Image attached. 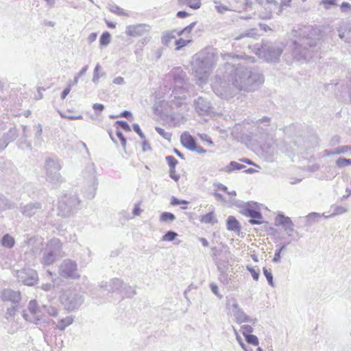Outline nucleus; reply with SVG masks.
Returning a JSON list of instances; mask_svg holds the SVG:
<instances>
[{
	"label": "nucleus",
	"instance_id": "393cba45",
	"mask_svg": "<svg viewBox=\"0 0 351 351\" xmlns=\"http://www.w3.org/2000/svg\"><path fill=\"white\" fill-rule=\"evenodd\" d=\"M227 229L229 231L239 232L241 226L239 221L233 216H229L226 220Z\"/></svg>",
	"mask_w": 351,
	"mask_h": 351
},
{
	"label": "nucleus",
	"instance_id": "3c124183",
	"mask_svg": "<svg viewBox=\"0 0 351 351\" xmlns=\"http://www.w3.org/2000/svg\"><path fill=\"white\" fill-rule=\"evenodd\" d=\"M165 160L169 167V169L176 168L178 165V160L173 156H167Z\"/></svg>",
	"mask_w": 351,
	"mask_h": 351
},
{
	"label": "nucleus",
	"instance_id": "39448f33",
	"mask_svg": "<svg viewBox=\"0 0 351 351\" xmlns=\"http://www.w3.org/2000/svg\"><path fill=\"white\" fill-rule=\"evenodd\" d=\"M259 55L268 62H277L283 51L282 47L276 43L264 41L258 48Z\"/></svg>",
	"mask_w": 351,
	"mask_h": 351
},
{
	"label": "nucleus",
	"instance_id": "a878e982",
	"mask_svg": "<svg viewBox=\"0 0 351 351\" xmlns=\"http://www.w3.org/2000/svg\"><path fill=\"white\" fill-rule=\"evenodd\" d=\"M271 119L269 117H263L256 121L258 128L260 130V133L264 134L267 131V128L270 125Z\"/></svg>",
	"mask_w": 351,
	"mask_h": 351
},
{
	"label": "nucleus",
	"instance_id": "c85d7f7f",
	"mask_svg": "<svg viewBox=\"0 0 351 351\" xmlns=\"http://www.w3.org/2000/svg\"><path fill=\"white\" fill-rule=\"evenodd\" d=\"M1 244L7 248H12L15 244L14 239L9 234H5L1 239Z\"/></svg>",
	"mask_w": 351,
	"mask_h": 351
},
{
	"label": "nucleus",
	"instance_id": "5701e85b",
	"mask_svg": "<svg viewBox=\"0 0 351 351\" xmlns=\"http://www.w3.org/2000/svg\"><path fill=\"white\" fill-rule=\"evenodd\" d=\"M15 204L11 202L5 195L0 193V218L3 217L2 213L6 210L14 208Z\"/></svg>",
	"mask_w": 351,
	"mask_h": 351
},
{
	"label": "nucleus",
	"instance_id": "6e6552de",
	"mask_svg": "<svg viewBox=\"0 0 351 351\" xmlns=\"http://www.w3.org/2000/svg\"><path fill=\"white\" fill-rule=\"evenodd\" d=\"M80 200L76 195H65L59 201L58 209L63 217L69 216L80 205Z\"/></svg>",
	"mask_w": 351,
	"mask_h": 351
},
{
	"label": "nucleus",
	"instance_id": "f257e3e1",
	"mask_svg": "<svg viewBox=\"0 0 351 351\" xmlns=\"http://www.w3.org/2000/svg\"><path fill=\"white\" fill-rule=\"evenodd\" d=\"M289 36V48L293 58L300 61L308 60L319 49L320 30L311 25H300L293 28Z\"/></svg>",
	"mask_w": 351,
	"mask_h": 351
},
{
	"label": "nucleus",
	"instance_id": "8fccbe9b",
	"mask_svg": "<svg viewBox=\"0 0 351 351\" xmlns=\"http://www.w3.org/2000/svg\"><path fill=\"white\" fill-rule=\"evenodd\" d=\"M247 269L250 272L253 279L256 281L258 280L259 275H260V271L258 269H255L254 267L252 266H247Z\"/></svg>",
	"mask_w": 351,
	"mask_h": 351
},
{
	"label": "nucleus",
	"instance_id": "9b49d317",
	"mask_svg": "<svg viewBox=\"0 0 351 351\" xmlns=\"http://www.w3.org/2000/svg\"><path fill=\"white\" fill-rule=\"evenodd\" d=\"M227 308L231 310V313L233 314L237 323L249 322L255 324L257 322L256 318L252 319L247 315L243 310L239 307V304L234 299L228 300L227 302Z\"/></svg>",
	"mask_w": 351,
	"mask_h": 351
},
{
	"label": "nucleus",
	"instance_id": "f8f14e48",
	"mask_svg": "<svg viewBox=\"0 0 351 351\" xmlns=\"http://www.w3.org/2000/svg\"><path fill=\"white\" fill-rule=\"evenodd\" d=\"M16 277L19 282L27 286L34 285L38 280L36 271L29 268L17 271Z\"/></svg>",
	"mask_w": 351,
	"mask_h": 351
},
{
	"label": "nucleus",
	"instance_id": "680f3d73",
	"mask_svg": "<svg viewBox=\"0 0 351 351\" xmlns=\"http://www.w3.org/2000/svg\"><path fill=\"white\" fill-rule=\"evenodd\" d=\"M99 69H100V65L99 64H97L94 69L93 77V82L95 84L98 82L99 79Z\"/></svg>",
	"mask_w": 351,
	"mask_h": 351
},
{
	"label": "nucleus",
	"instance_id": "f704fd0d",
	"mask_svg": "<svg viewBox=\"0 0 351 351\" xmlns=\"http://www.w3.org/2000/svg\"><path fill=\"white\" fill-rule=\"evenodd\" d=\"M43 313H47L51 317H57L58 315V309L51 306H46L43 305Z\"/></svg>",
	"mask_w": 351,
	"mask_h": 351
},
{
	"label": "nucleus",
	"instance_id": "49530a36",
	"mask_svg": "<svg viewBox=\"0 0 351 351\" xmlns=\"http://www.w3.org/2000/svg\"><path fill=\"white\" fill-rule=\"evenodd\" d=\"M336 165L339 168H343L351 165V159L346 158H339L336 160Z\"/></svg>",
	"mask_w": 351,
	"mask_h": 351
},
{
	"label": "nucleus",
	"instance_id": "7ed1b4c3",
	"mask_svg": "<svg viewBox=\"0 0 351 351\" xmlns=\"http://www.w3.org/2000/svg\"><path fill=\"white\" fill-rule=\"evenodd\" d=\"M217 60V53L213 49H208L195 55L192 62V70L199 84L207 82Z\"/></svg>",
	"mask_w": 351,
	"mask_h": 351
},
{
	"label": "nucleus",
	"instance_id": "0eeeda50",
	"mask_svg": "<svg viewBox=\"0 0 351 351\" xmlns=\"http://www.w3.org/2000/svg\"><path fill=\"white\" fill-rule=\"evenodd\" d=\"M60 300L68 311H73L82 304L84 299L76 290H65L60 297Z\"/></svg>",
	"mask_w": 351,
	"mask_h": 351
},
{
	"label": "nucleus",
	"instance_id": "1a4fd4ad",
	"mask_svg": "<svg viewBox=\"0 0 351 351\" xmlns=\"http://www.w3.org/2000/svg\"><path fill=\"white\" fill-rule=\"evenodd\" d=\"M58 274L65 279H78L80 275L78 272L77 264L71 259H65L58 267Z\"/></svg>",
	"mask_w": 351,
	"mask_h": 351
},
{
	"label": "nucleus",
	"instance_id": "c756f323",
	"mask_svg": "<svg viewBox=\"0 0 351 351\" xmlns=\"http://www.w3.org/2000/svg\"><path fill=\"white\" fill-rule=\"evenodd\" d=\"M246 167L244 165L240 164L235 161H231L226 167H224L222 170L230 173L234 170H241Z\"/></svg>",
	"mask_w": 351,
	"mask_h": 351
},
{
	"label": "nucleus",
	"instance_id": "a18cd8bd",
	"mask_svg": "<svg viewBox=\"0 0 351 351\" xmlns=\"http://www.w3.org/2000/svg\"><path fill=\"white\" fill-rule=\"evenodd\" d=\"M156 131L160 134L161 136H162L165 139L167 140L169 142L171 141V133L165 132V130L160 127L156 126L155 128Z\"/></svg>",
	"mask_w": 351,
	"mask_h": 351
},
{
	"label": "nucleus",
	"instance_id": "37998d69",
	"mask_svg": "<svg viewBox=\"0 0 351 351\" xmlns=\"http://www.w3.org/2000/svg\"><path fill=\"white\" fill-rule=\"evenodd\" d=\"M178 237V234L173 231H167L162 237V240L164 241H172Z\"/></svg>",
	"mask_w": 351,
	"mask_h": 351
},
{
	"label": "nucleus",
	"instance_id": "473e14b6",
	"mask_svg": "<svg viewBox=\"0 0 351 351\" xmlns=\"http://www.w3.org/2000/svg\"><path fill=\"white\" fill-rule=\"evenodd\" d=\"M176 71H178V73L177 74H173V81L177 84L182 85L184 81V77H186V73L183 72L182 70H180V68H177Z\"/></svg>",
	"mask_w": 351,
	"mask_h": 351
},
{
	"label": "nucleus",
	"instance_id": "f03ea898",
	"mask_svg": "<svg viewBox=\"0 0 351 351\" xmlns=\"http://www.w3.org/2000/svg\"><path fill=\"white\" fill-rule=\"evenodd\" d=\"M235 59H238V56H232L231 62L223 63V81L232 82V85L241 91H255L264 82L263 75L254 68L237 66L233 62Z\"/></svg>",
	"mask_w": 351,
	"mask_h": 351
},
{
	"label": "nucleus",
	"instance_id": "f3484780",
	"mask_svg": "<svg viewBox=\"0 0 351 351\" xmlns=\"http://www.w3.org/2000/svg\"><path fill=\"white\" fill-rule=\"evenodd\" d=\"M42 210V205L39 202H30L21 206V213L25 217H31Z\"/></svg>",
	"mask_w": 351,
	"mask_h": 351
},
{
	"label": "nucleus",
	"instance_id": "c9c22d12",
	"mask_svg": "<svg viewBox=\"0 0 351 351\" xmlns=\"http://www.w3.org/2000/svg\"><path fill=\"white\" fill-rule=\"evenodd\" d=\"M200 221L205 223H214L217 222V220L214 217L213 212H209L208 213L202 215Z\"/></svg>",
	"mask_w": 351,
	"mask_h": 351
},
{
	"label": "nucleus",
	"instance_id": "e433bc0d",
	"mask_svg": "<svg viewBox=\"0 0 351 351\" xmlns=\"http://www.w3.org/2000/svg\"><path fill=\"white\" fill-rule=\"evenodd\" d=\"M3 136L5 137L10 143L14 141L18 136L16 129L15 128H10Z\"/></svg>",
	"mask_w": 351,
	"mask_h": 351
},
{
	"label": "nucleus",
	"instance_id": "aec40b11",
	"mask_svg": "<svg viewBox=\"0 0 351 351\" xmlns=\"http://www.w3.org/2000/svg\"><path fill=\"white\" fill-rule=\"evenodd\" d=\"M243 214L250 218H263L260 209L257 207L256 203L246 204L243 209Z\"/></svg>",
	"mask_w": 351,
	"mask_h": 351
},
{
	"label": "nucleus",
	"instance_id": "052dcab7",
	"mask_svg": "<svg viewBox=\"0 0 351 351\" xmlns=\"http://www.w3.org/2000/svg\"><path fill=\"white\" fill-rule=\"evenodd\" d=\"M189 202L186 200H180L176 197H172L171 204L173 206H178L180 204H188Z\"/></svg>",
	"mask_w": 351,
	"mask_h": 351
},
{
	"label": "nucleus",
	"instance_id": "0e129e2a",
	"mask_svg": "<svg viewBox=\"0 0 351 351\" xmlns=\"http://www.w3.org/2000/svg\"><path fill=\"white\" fill-rule=\"evenodd\" d=\"M347 209L342 206H336L332 215H341L345 213Z\"/></svg>",
	"mask_w": 351,
	"mask_h": 351
},
{
	"label": "nucleus",
	"instance_id": "2f4dec72",
	"mask_svg": "<svg viewBox=\"0 0 351 351\" xmlns=\"http://www.w3.org/2000/svg\"><path fill=\"white\" fill-rule=\"evenodd\" d=\"M73 322V319L71 316H68L65 318L60 319L57 324V328L60 330H64L66 326L72 324Z\"/></svg>",
	"mask_w": 351,
	"mask_h": 351
},
{
	"label": "nucleus",
	"instance_id": "72a5a7b5",
	"mask_svg": "<svg viewBox=\"0 0 351 351\" xmlns=\"http://www.w3.org/2000/svg\"><path fill=\"white\" fill-rule=\"evenodd\" d=\"M257 35L256 29H251L246 30L245 32L239 34L235 38L236 40H239L245 38H252Z\"/></svg>",
	"mask_w": 351,
	"mask_h": 351
},
{
	"label": "nucleus",
	"instance_id": "2eb2a0df",
	"mask_svg": "<svg viewBox=\"0 0 351 351\" xmlns=\"http://www.w3.org/2000/svg\"><path fill=\"white\" fill-rule=\"evenodd\" d=\"M275 225L282 226L288 236H291L293 232L294 224L291 218L282 214L278 215L275 218Z\"/></svg>",
	"mask_w": 351,
	"mask_h": 351
},
{
	"label": "nucleus",
	"instance_id": "69168bd1",
	"mask_svg": "<svg viewBox=\"0 0 351 351\" xmlns=\"http://www.w3.org/2000/svg\"><path fill=\"white\" fill-rule=\"evenodd\" d=\"M169 176L176 182L178 181L180 179V176L176 173V168L169 169Z\"/></svg>",
	"mask_w": 351,
	"mask_h": 351
},
{
	"label": "nucleus",
	"instance_id": "de8ad7c7",
	"mask_svg": "<svg viewBox=\"0 0 351 351\" xmlns=\"http://www.w3.org/2000/svg\"><path fill=\"white\" fill-rule=\"evenodd\" d=\"M245 341L248 344H251V345H253L255 346H258L259 343L258 337L256 335H252V334L249 335H245Z\"/></svg>",
	"mask_w": 351,
	"mask_h": 351
},
{
	"label": "nucleus",
	"instance_id": "bb28decb",
	"mask_svg": "<svg viewBox=\"0 0 351 351\" xmlns=\"http://www.w3.org/2000/svg\"><path fill=\"white\" fill-rule=\"evenodd\" d=\"M221 191L226 192L230 196L228 200H226L221 195V202H224L228 206L233 205L235 201L234 197L237 195L236 191H228L227 186L223 185L222 184H221Z\"/></svg>",
	"mask_w": 351,
	"mask_h": 351
},
{
	"label": "nucleus",
	"instance_id": "4d7b16f0",
	"mask_svg": "<svg viewBox=\"0 0 351 351\" xmlns=\"http://www.w3.org/2000/svg\"><path fill=\"white\" fill-rule=\"evenodd\" d=\"M188 6L194 10H197L201 6L200 0H189Z\"/></svg>",
	"mask_w": 351,
	"mask_h": 351
},
{
	"label": "nucleus",
	"instance_id": "4468645a",
	"mask_svg": "<svg viewBox=\"0 0 351 351\" xmlns=\"http://www.w3.org/2000/svg\"><path fill=\"white\" fill-rule=\"evenodd\" d=\"M150 30V26L144 24L130 25L126 27L125 34L128 36L138 37L144 35Z\"/></svg>",
	"mask_w": 351,
	"mask_h": 351
},
{
	"label": "nucleus",
	"instance_id": "338daca9",
	"mask_svg": "<svg viewBox=\"0 0 351 351\" xmlns=\"http://www.w3.org/2000/svg\"><path fill=\"white\" fill-rule=\"evenodd\" d=\"M319 217V215L317 213H311L306 216L308 221H315Z\"/></svg>",
	"mask_w": 351,
	"mask_h": 351
},
{
	"label": "nucleus",
	"instance_id": "6ab92c4d",
	"mask_svg": "<svg viewBox=\"0 0 351 351\" xmlns=\"http://www.w3.org/2000/svg\"><path fill=\"white\" fill-rule=\"evenodd\" d=\"M28 310L29 311L36 317L34 319V323L35 324H39L43 322V317L39 315L43 313L42 306H38L37 304V301L36 300H32L29 301L28 304Z\"/></svg>",
	"mask_w": 351,
	"mask_h": 351
},
{
	"label": "nucleus",
	"instance_id": "4be33fe9",
	"mask_svg": "<svg viewBox=\"0 0 351 351\" xmlns=\"http://www.w3.org/2000/svg\"><path fill=\"white\" fill-rule=\"evenodd\" d=\"M180 142L183 147L190 151L196 145L195 139L188 132H184L181 134Z\"/></svg>",
	"mask_w": 351,
	"mask_h": 351
},
{
	"label": "nucleus",
	"instance_id": "423d86ee",
	"mask_svg": "<svg viewBox=\"0 0 351 351\" xmlns=\"http://www.w3.org/2000/svg\"><path fill=\"white\" fill-rule=\"evenodd\" d=\"M62 166L60 161L56 158H49L45 160L44 171L46 180L52 184H58L62 182L60 173Z\"/></svg>",
	"mask_w": 351,
	"mask_h": 351
},
{
	"label": "nucleus",
	"instance_id": "bf43d9fd",
	"mask_svg": "<svg viewBox=\"0 0 351 351\" xmlns=\"http://www.w3.org/2000/svg\"><path fill=\"white\" fill-rule=\"evenodd\" d=\"M132 128L134 131L138 134V136L142 140L145 138V136L144 133L141 131L140 126L138 123H134L132 125Z\"/></svg>",
	"mask_w": 351,
	"mask_h": 351
},
{
	"label": "nucleus",
	"instance_id": "ea45409f",
	"mask_svg": "<svg viewBox=\"0 0 351 351\" xmlns=\"http://www.w3.org/2000/svg\"><path fill=\"white\" fill-rule=\"evenodd\" d=\"M122 289L123 294L128 298H132L136 294V291L130 286H128L124 283Z\"/></svg>",
	"mask_w": 351,
	"mask_h": 351
},
{
	"label": "nucleus",
	"instance_id": "79ce46f5",
	"mask_svg": "<svg viewBox=\"0 0 351 351\" xmlns=\"http://www.w3.org/2000/svg\"><path fill=\"white\" fill-rule=\"evenodd\" d=\"M350 150H351L350 145L339 146L332 149V154L337 155V154H346V152H348Z\"/></svg>",
	"mask_w": 351,
	"mask_h": 351
},
{
	"label": "nucleus",
	"instance_id": "5fc2aeb1",
	"mask_svg": "<svg viewBox=\"0 0 351 351\" xmlns=\"http://www.w3.org/2000/svg\"><path fill=\"white\" fill-rule=\"evenodd\" d=\"M253 331V328L250 325H243L241 327V332H242L244 337L245 335H251Z\"/></svg>",
	"mask_w": 351,
	"mask_h": 351
},
{
	"label": "nucleus",
	"instance_id": "b1692460",
	"mask_svg": "<svg viewBox=\"0 0 351 351\" xmlns=\"http://www.w3.org/2000/svg\"><path fill=\"white\" fill-rule=\"evenodd\" d=\"M195 108L199 114H203L208 110L210 106L205 99L202 97H198L195 101Z\"/></svg>",
	"mask_w": 351,
	"mask_h": 351
},
{
	"label": "nucleus",
	"instance_id": "13d9d810",
	"mask_svg": "<svg viewBox=\"0 0 351 351\" xmlns=\"http://www.w3.org/2000/svg\"><path fill=\"white\" fill-rule=\"evenodd\" d=\"M322 3L326 9H329L332 6L337 5V0H322Z\"/></svg>",
	"mask_w": 351,
	"mask_h": 351
},
{
	"label": "nucleus",
	"instance_id": "603ef678",
	"mask_svg": "<svg viewBox=\"0 0 351 351\" xmlns=\"http://www.w3.org/2000/svg\"><path fill=\"white\" fill-rule=\"evenodd\" d=\"M339 38L348 43H351V27L348 31L339 34Z\"/></svg>",
	"mask_w": 351,
	"mask_h": 351
},
{
	"label": "nucleus",
	"instance_id": "58836bf2",
	"mask_svg": "<svg viewBox=\"0 0 351 351\" xmlns=\"http://www.w3.org/2000/svg\"><path fill=\"white\" fill-rule=\"evenodd\" d=\"M19 306L20 304H12L10 307L6 309L5 317L7 319L10 317H14Z\"/></svg>",
	"mask_w": 351,
	"mask_h": 351
},
{
	"label": "nucleus",
	"instance_id": "774afa93",
	"mask_svg": "<svg viewBox=\"0 0 351 351\" xmlns=\"http://www.w3.org/2000/svg\"><path fill=\"white\" fill-rule=\"evenodd\" d=\"M280 258H281V252H280V250L276 249L275 254H274V256L272 259V261L275 263H278L280 262Z\"/></svg>",
	"mask_w": 351,
	"mask_h": 351
},
{
	"label": "nucleus",
	"instance_id": "412c9836",
	"mask_svg": "<svg viewBox=\"0 0 351 351\" xmlns=\"http://www.w3.org/2000/svg\"><path fill=\"white\" fill-rule=\"evenodd\" d=\"M45 276L46 278L51 281V282L43 283L41 285L40 288L45 291L52 290L55 287L56 285H58V282L61 281L58 276L49 270L47 271Z\"/></svg>",
	"mask_w": 351,
	"mask_h": 351
},
{
	"label": "nucleus",
	"instance_id": "a211bd4d",
	"mask_svg": "<svg viewBox=\"0 0 351 351\" xmlns=\"http://www.w3.org/2000/svg\"><path fill=\"white\" fill-rule=\"evenodd\" d=\"M124 282L119 278H113L109 282L102 281L100 284V287L107 291L108 292L119 291L123 287Z\"/></svg>",
	"mask_w": 351,
	"mask_h": 351
},
{
	"label": "nucleus",
	"instance_id": "6e6d98bb",
	"mask_svg": "<svg viewBox=\"0 0 351 351\" xmlns=\"http://www.w3.org/2000/svg\"><path fill=\"white\" fill-rule=\"evenodd\" d=\"M190 42H191L190 40H185L183 38H180L178 40H176L175 42L176 45V49L180 50L181 48L186 46Z\"/></svg>",
	"mask_w": 351,
	"mask_h": 351
},
{
	"label": "nucleus",
	"instance_id": "9d476101",
	"mask_svg": "<svg viewBox=\"0 0 351 351\" xmlns=\"http://www.w3.org/2000/svg\"><path fill=\"white\" fill-rule=\"evenodd\" d=\"M82 177L85 184L87 185L90 193L88 197L91 199L94 197L92 192H95L98 184L97 179L96 177L95 167L93 163H88L85 169L82 171Z\"/></svg>",
	"mask_w": 351,
	"mask_h": 351
},
{
	"label": "nucleus",
	"instance_id": "7c9ffc66",
	"mask_svg": "<svg viewBox=\"0 0 351 351\" xmlns=\"http://www.w3.org/2000/svg\"><path fill=\"white\" fill-rule=\"evenodd\" d=\"M108 9L111 12L114 13L118 16H128V12H126L123 8H120L119 6L113 3L108 4Z\"/></svg>",
	"mask_w": 351,
	"mask_h": 351
},
{
	"label": "nucleus",
	"instance_id": "4c0bfd02",
	"mask_svg": "<svg viewBox=\"0 0 351 351\" xmlns=\"http://www.w3.org/2000/svg\"><path fill=\"white\" fill-rule=\"evenodd\" d=\"M176 219V216L169 212H163L160 215V221L162 222H171Z\"/></svg>",
	"mask_w": 351,
	"mask_h": 351
},
{
	"label": "nucleus",
	"instance_id": "a19ab883",
	"mask_svg": "<svg viewBox=\"0 0 351 351\" xmlns=\"http://www.w3.org/2000/svg\"><path fill=\"white\" fill-rule=\"evenodd\" d=\"M111 35L108 32H104L99 38L100 45L107 46L110 42Z\"/></svg>",
	"mask_w": 351,
	"mask_h": 351
},
{
	"label": "nucleus",
	"instance_id": "ddd939ff",
	"mask_svg": "<svg viewBox=\"0 0 351 351\" xmlns=\"http://www.w3.org/2000/svg\"><path fill=\"white\" fill-rule=\"evenodd\" d=\"M0 299L3 302H10L11 304H20L22 300L20 291L5 288L0 292Z\"/></svg>",
	"mask_w": 351,
	"mask_h": 351
},
{
	"label": "nucleus",
	"instance_id": "09e8293b",
	"mask_svg": "<svg viewBox=\"0 0 351 351\" xmlns=\"http://www.w3.org/2000/svg\"><path fill=\"white\" fill-rule=\"evenodd\" d=\"M115 125L118 126V128H121L125 132H130L131 128L130 125L125 121H117Z\"/></svg>",
	"mask_w": 351,
	"mask_h": 351
},
{
	"label": "nucleus",
	"instance_id": "cd10ccee",
	"mask_svg": "<svg viewBox=\"0 0 351 351\" xmlns=\"http://www.w3.org/2000/svg\"><path fill=\"white\" fill-rule=\"evenodd\" d=\"M176 32L177 31L176 29L163 32L162 36L161 38V42L162 45L168 46L171 40L176 38Z\"/></svg>",
	"mask_w": 351,
	"mask_h": 351
},
{
	"label": "nucleus",
	"instance_id": "c03bdc74",
	"mask_svg": "<svg viewBox=\"0 0 351 351\" xmlns=\"http://www.w3.org/2000/svg\"><path fill=\"white\" fill-rule=\"evenodd\" d=\"M263 272L265 276L269 285L271 287H274V282L273 279V274L271 270L267 269L266 267H263Z\"/></svg>",
	"mask_w": 351,
	"mask_h": 351
},
{
	"label": "nucleus",
	"instance_id": "dca6fc26",
	"mask_svg": "<svg viewBox=\"0 0 351 351\" xmlns=\"http://www.w3.org/2000/svg\"><path fill=\"white\" fill-rule=\"evenodd\" d=\"M264 8L266 10L265 13L262 16L264 19H271L272 13L280 14L282 10V5L276 0H265Z\"/></svg>",
	"mask_w": 351,
	"mask_h": 351
},
{
	"label": "nucleus",
	"instance_id": "e2e57ef3",
	"mask_svg": "<svg viewBox=\"0 0 351 351\" xmlns=\"http://www.w3.org/2000/svg\"><path fill=\"white\" fill-rule=\"evenodd\" d=\"M9 143L10 142L5 137L2 136L0 138V150H4Z\"/></svg>",
	"mask_w": 351,
	"mask_h": 351
},
{
	"label": "nucleus",
	"instance_id": "864d4df0",
	"mask_svg": "<svg viewBox=\"0 0 351 351\" xmlns=\"http://www.w3.org/2000/svg\"><path fill=\"white\" fill-rule=\"evenodd\" d=\"M195 24H196V22H193L190 25H189L188 26L185 27L182 30L177 31L176 34L178 35H179V36L182 35V34H184L185 33L189 34V33H190L191 32L193 28L195 27Z\"/></svg>",
	"mask_w": 351,
	"mask_h": 351
},
{
	"label": "nucleus",
	"instance_id": "20e7f679",
	"mask_svg": "<svg viewBox=\"0 0 351 351\" xmlns=\"http://www.w3.org/2000/svg\"><path fill=\"white\" fill-rule=\"evenodd\" d=\"M63 256L61 241L58 239L53 238L50 240L43 250L40 263L45 266L51 265Z\"/></svg>",
	"mask_w": 351,
	"mask_h": 351
}]
</instances>
